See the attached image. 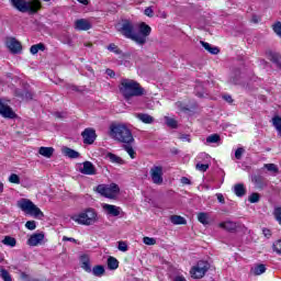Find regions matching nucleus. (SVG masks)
Segmentation results:
<instances>
[{
  "instance_id": "obj_13",
  "label": "nucleus",
  "mask_w": 281,
  "mask_h": 281,
  "mask_svg": "<svg viewBox=\"0 0 281 281\" xmlns=\"http://www.w3.org/2000/svg\"><path fill=\"white\" fill-rule=\"evenodd\" d=\"M0 115H2V117H7L9 120H14V117H16V113H14L12 108H10L8 104L1 102V100H0Z\"/></svg>"
},
{
  "instance_id": "obj_62",
  "label": "nucleus",
  "mask_w": 281,
  "mask_h": 281,
  "mask_svg": "<svg viewBox=\"0 0 281 281\" xmlns=\"http://www.w3.org/2000/svg\"><path fill=\"white\" fill-rule=\"evenodd\" d=\"M82 5H89V0H77Z\"/></svg>"
},
{
  "instance_id": "obj_63",
  "label": "nucleus",
  "mask_w": 281,
  "mask_h": 281,
  "mask_svg": "<svg viewBox=\"0 0 281 281\" xmlns=\"http://www.w3.org/2000/svg\"><path fill=\"white\" fill-rule=\"evenodd\" d=\"M173 281H187L186 278L181 277V276H178L175 278Z\"/></svg>"
},
{
  "instance_id": "obj_5",
  "label": "nucleus",
  "mask_w": 281,
  "mask_h": 281,
  "mask_svg": "<svg viewBox=\"0 0 281 281\" xmlns=\"http://www.w3.org/2000/svg\"><path fill=\"white\" fill-rule=\"evenodd\" d=\"M70 218L75 223H78V225H86V226L95 225V223L100 221V217H98V212L91 207L87 209L86 211L77 215H72Z\"/></svg>"
},
{
  "instance_id": "obj_37",
  "label": "nucleus",
  "mask_w": 281,
  "mask_h": 281,
  "mask_svg": "<svg viewBox=\"0 0 281 281\" xmlns=\"http://www.w3.org/2000/svg\"><path fill=\"white\" fill-rule=\"evenodd\" d=\"M106 49L109 52H112L113 54L120 55L122 54V49H120V47L117 45H115L114 43L109 44V46L106 47Z\"/></svg>"
},
{
  "instance_id": "obj_40",
  "label": "nucleus",
  "mask_w": 281,
  "mask_h": 281,
  "mask_svg": "<svg viewBox=\"0 0 281 281\" xmlns=\"http://www.w3.org/2000/svg\"><path fill=\"white\" fill-rule=\"evenodd\" d=\"M15 95L18 98H25L26 100H32V92H27V91L21 92L19 90H15Z\"/></svg>"
},
{
  "instance_id": "obj_61",
  "label": "nucleus",
  "mask_w": 281,
  "mask_h": 281,
  "mask_svg": "<svg viewBox=\"0 0 281 281\" xmlns=\"http://www.w3.org/2000/svg\"><path fill=\"white\" fill-rule=\"evenodd\" d=\"M231 82H232V85H239L240 83V81L236 78H232Z\"/></svg>"
},
{
  "instance_id": "obj_56",
  "label": "nucleus",
  "mask_w": 281,
  "mask_h": 281,
  "mask_svg": "<svg viewBox=\"0 0 281 281\" xmlns=\"http://www.w3.org/2000/svg\"><path fill=\"white\" fill-rule=\"evenodd\" d=\"M216 196H217V201L220 203H222V204L225 203V196H223V193H217Z\"/></svg>"
},
{
  "instance_id": "obj_14",
  "label": "nucleus",
  "mask_w": 281,
  "mask_h": 281,
  "mask_svg": "<svg viewBox=\"0 0 281 281\" xmlns=\"http://www.w3.org/2000/svg\"><path fill=\"white\" fill-rule=\"evenodd\" d=\"M43 240H45V233H34L27 239V245L30 247H38V245H41Z\"/></svg>"
},
{
  "instance_id": "obj_12",
  "label": "nucleus",
  "mask_w": 281,
  "mask_h": 281,
  "mask_svg": "<svg viewBox=\"0 0 281 281\" xmlns=\"http://www.w3.org/2000/svg\"><path fill=\"white\" fill-rule=\"evenodd\" d=\"M102 210L108 216H120L122 214V207L115 206L113 204H102Z\"/></svg>"
},
{
  "instance_id": "obj_59",
  "label": "nucleus",
  "mask_w": 281,
  "mask_h": 281,
  "mask_svg": "<svg viewBox=\"0 0 281 281\" xmlns=\"http://www.w3.org/2000/svg\"><path fill=\"white\" fill-rule=\"evenodd\" d=\"M105 74L110 76V78H115V71H113V69H106Z\"/></svg>"
},
{
  "instance_id": "obj_22",
  "label": "nucleus",
  "mask_w": 281,
  "mask_h": 281,
  "mask_svg": "<svg viewBox=\"0 0 281 281\" xmlns=\"http://www.w3.org/2000/svg\"><path fill=\"white\" fill-rule=\"evenodd\" d=\"M38 154L42 155V157H46V159H52L54 156V147H40Z\"/></svg>"
},
{
  "instance_id": "obj_2",
  "label": "nucleus",
  "mask_w": 281,
  "mask_h": 281,
  "mask_svg": "<svg viewBox=\"0 0 281 281\" xmlns=\"http://www.w3.org/2000/svg\"><path fill=\"white\" fill-rule=\"evenodd\" d=\"M109 135L119 144H135L133 132L125 124L112 123L110 125Z\"/></svg>"
},
{
  "instance_id": "obj_50",
  "label": "nucleus",
  "mask_w": 281,
  "mask_h": 281,
  "mask_svg": "<svg viewBox=\"0 0 281 281\" xmlns=\"http://www.w3.org/2000/svg\"><path fill=\"white\" fill-rule=\"evenodd\" d=\"M178 138L181 139V142H192V139L190 138V134H180Z\"/></svg>"
},
{
  "instance_id": "obj_64",
  "label": "nucleus",
  "mask_w": 281,
  "mask_h": 281,
  "mask_svg": "<svg viewBox=\"0 0 281 281\" xmlns=\"http://www.w3.org/2000/svg\"><path fill=\"white\" fill-rule=\"evenodd\" d=\"M3 192V182L0 181V193Z\"/></svg>"
},
{
  "instance_id": "obj_46",
  "label": "nucleus",
  "mask_w": 281,
  "mask_h": 281,
  "mask_svg": "<svg viewBox=\"0 0 281 281\" xmlns=\"http://www.w3.org/2000/svg\"><path fill=\"white\" fill-rule=\"evenodd\" d=\"M119 251H128V244L126 241H119Z\"/></svg>"
},
{
  "instance_id": "obj_53",
  "label": "nucleus",
  "mask_w": 281,
  "mask_h": 281,
  "mask_svg": "<svg viewBox=\"0 0 281 281\" xmlns=\"http://www.w3.org/2000/svg\"><path fill=\"white\" fill-rule=\"evenodd\" d=\"M66 89H68V91H75V92H78L80 91V88H78L77 86H74V85H66Z\"/></svg>"
},
{
  "instance_id": "obj_29",
  "label": "nucleus",
  "mask_w": 281,
  "mask_h": 281,
  "mask_svg": "<svg viewBox=\"0 0 281 281\" xmlns=\"http://www.w3.org/2000/svg\"><path fill=\"white\" fill-rule=\"evenodd\" d=\"M123 149L127 153V155H130L131 159H135V155H137V153H135V149H133V144H124Z\"/></svg>"
},
{
  "instance_id": "obj_4",
  "label": "nucleus",
  "mask_w": 281,
  "mask_h": 281,
  "mask_svg": "<svg viewBox=\"0 0 281 281\" xmlns=\"http://www.w3.org/2000/svg\"><path fill=\"white\" fill-rule=\"evenodd\" d=\"M10 3L19 12H29V14H36L43 8L41 0H10Z\"/></svg>"
},
{
  "instance_id": "obj_23",
  "label": "nucleus",
  "mask_w": 281,
  "mask_h": 281,
  "mask_svg": "<svg viewBox=\"0 0 281 281\" xmlns=\"http://www.w3.org/2000/svg\"><path fill=\"white\" fill-rule=\"evenodd\" d=\"M220 227L222 229H226V232H236V222L233 221H226V222H222L220 223Z\"/></svg>"
},
{
  "instance_id": "obj_7",
  "label": "nucleus",
  "mask_w": 281,
  "mask_h": 281,
  "mask_svg": "<svg viewBox=\"0 0 281 281\" xmlns=\"http://www.w3.org/2000/svg\"><path fill=\"white\" fill-rule=\"evenodd\" d=\"M97 192L105 199H117V194H120V186L116 183L99 184L97 187Z\"/></svg>"
},
{
  "instance_id": "obj_9",
  "label": "nucleus",
  "mask_w": 281,
  "mask_h": 281,
  "mask_svg": "<svg viewBox=\"0 0 281 281\" xmlns=\"http://www.w3.org/2000/svg\"><path fill=\"white\" fill-rule=\"evenodd\" d=\"M150 177L153 183L156 186H161L164 183V167L161 166H154L150 171Z\"/></svg>"
},
{
  "instance_id": "obj_18",
  "label": "nucleus",
  "mask_w": 281,
  "mask_h": 281,
  "mask_svg": "<svg viewBox=\"0 0 281 281\" xmlns=\"http://www.w3.org/2000/svg\"><path fill=\"white\" fill-rule=\"evenodd\" d=\"M200 44L202 45V47H204V49L206 52H209V54H213V56H216V54L221 53V49L216 46H212L210 43L204 42V41H200Z\"/></svg>"
},
{
  "instance_id": "obj_1",
  "label": "nucleus",
  "mask_w": 281,
  "mask_h": 281,
  "mask_svg": "<svg viewBox=\"0 0 281 281\" xmlns=\"http://www.w3.org/2000/svg\"><path fill=\"white\" fill-rule=\"evenodd\" d=\"M116 30L124 36L125 38H130V41H133L136 43V45H139L140 47L144 46L145 43H147L148 37L150 36V33L153 32V29L146 22H142L135 26L131 20H122L116 24ZM138 30V31H137Z\"/></svg>"
},
{
  "instance_id": "obj_35",
  "label": "nucleus",
  "mask_w": 281,
  "mask_h": 281,
  "mask_svg": "<svg viewBox=\"0 0 281 281\" xmlns=\"http://www.w3.org/2000/svg\"><path fill=\"white\" fill-rule=\"evenodd\" d=\"M270 60L281 68V56L276 53H270Z\"/></svg>"
},
{
  "instance_id": "obj_47",
  "label": "nucleus",
  "mask_w": 281,
  "mask_h": 281,
  "mask_svg": "<svg viewBox=\"0 0 281 281\" xmlns=\"http://www.w3.org/2000/svg\"><path fill=\"white\" fill-rule=\"evenodd\" d=\"M245 153V148L239 147L235 151V159H243V155Z\"/></svg>"
},
{
  "instance_id": "obj_27",
  "label": "nucleus",
  "mask_w": 281,
  "mask_h": 281,
  "mask_svg": "<svg viewBox=\"0 0 281 281\" xmlns=\"http://www.w3.org/2000/svg\"><path fill=\"white\" fill-rule=\"evenodd\" d=\"M31 54H33V56H35V54H38V52H45V44L43 43H38L35 45H32L30 48Z\"/></svg>"
},
{
  "instance_id": "obj_34",
  "label": "nucleus",
  "mask_w": 281,
  "mask_h": 281,
  "mask_svg": "<svg viewBox=\"0 0 281 281\" xmlns=\"http://www.w3.org/2000/svg\"><path fill=\"white\" fill-rule=\"evenodd\" d=\"M254 274L255 276H262V273H265V271H267V267H265V265L260 263L258 266H256L254 269Z\"/></svg>"
},
{
  "instance_id": "obj_8",
  "label": "nucleus",
  "mask_w": 281,
  "mask_h": 281,
  "mask_svg": "<svg viewBox=\"0 0 281 281\" xmlns=\"http://www.w3.org/2000/svg\"><path fill=\"white\" fill-rule=\"evenodd\" d=\"M210 270V263L207 261H199L195 267L190 270L191 277L195 280L203 278Z\"/></svg>"
},
{
  "instance_id": "obj_16",
  "label": "nucleus",
  "mask_w": 281,
  "mask_h": 281,
  "mask_svg": "<svg viewBox=\"0 0 281 281\" xmlns=\"http://www.w3.org/2000/svg\"><path fill=\"white\" fill-rule=\"evenodd\" d=\"M79 172H81V175H88V176L98 175V170L95 169V166L92 165L91 161H85L82 164V168L79 169Z\"/></svg>"
},
{
  "instance_id": "obj_19",
  "label": "nucleus",
  "mask_w": 281,
  "mask_h": 281,
  "mask_svg": "<svg viewBox=\"0 0 281 281\" xmlns=\"http://www.w3.org/2000/svg\"><path fill=\"white\" fill-rule=\"evenodd\" d=\"M80 262H81V269H85L87 273H91L92 269H91V261L89 259V256L82 255L80 257Z\"/></svg>"
},
{
  "instance_id": "obj_25",
  "label": "nucleus",
  "mask_w": 281,
  "mask_h": 281,
  "mask_svg": "<svg viewBox=\"0 0 281 281\" xmlns=\"http://www.w3.org/2000/svg\"><path fill=\"white\" fill-rule=\"evenodd\" d=\"M234 192L236 194V196H245V194H247V189H245V184L243 183H237L234 186Z\"/></svg>"
},
{
  "instance_id": "obj_15",
  "label": "nucleus",
  "mask_w": 281,
  "mask_h": 281,
  "mask_svg": "<svg viewBox=\"0 0 281 281\" xmlns=\"http://www.w3.org/2000/svg\"><path fill=\"white\" fill-rule=\"evenodd\" d=\"M92 27L93 25L91 24V21L87 19H79L75 22V30H78L79 32H87Z\"/></svg>"
},
{
  "instance_id": "obj_49",
  "label": "nucleus",
  "mask_w": 281,
  "mask_h": 281,
  "mask_svg": "<svg viewBox=\"0 0 281 281\" xmlns=\"http://www.w3.org/2000/svg\"><path fill=\"white\" fill-rule=\"evenodd\" d=\"M176 106H177V109H179V111H183V112L190 111V109H188V108L183 104V102H181V101L176 102Z\"/></svg>"
},
{
  "instance_id": "obj_11",
  "label": "nucleus",
  "mask_w": 281,
  "mask_h": 281,
  "mask_svg": "<svg viewBox=\"0 0 281 281\" xmlns=\"http://www.w3.org/2000/svg\"><path fill=\"white\" fill-rule=\"evenodd\" d=\"M81 137L83 138V144L91 145L95 142L98 135H95V130L88 127L81 133Z\"/></svg>"
},
{
  "instance_id": "obj_10",
  "label": "nucleus",
  "mask_w": 281,
  "mask_h": 281,
  "mask_svg": "<svg viewBox=\"0 0 281 281\" xmlns=\"http://www.w3.org/2000/svg\"><path fill=\"white\" fill-rule=\"evenodd\" d=\"M7 47L11 52V54H21V52L23 50L21 42L16 41V38L14 37L7 40Z\"/></svg>"
},
{
  "instance_id": "obj_60",
  "label": "nucleus",
  "mask_w": 281,
  "mask_h": 281,
  "mask_svg": "<svg viewBox=\"0 0 281 281\" xmlns=\"http://www.w3.org/2000/svg\"><path fill=\"white\" fill-rule=\"evenodd\" d=\"M251 21H252V23H259L260 18H258L257 15H252Z\"/></svg>"
},
{
  "instance_id": "obj_24",
  "label": "nucleus",
  "mask_w": 281,
  "mask_h": 281,
  "mask_svg": "<svg viewBox=\"0 0 281 281\" xmlns=\"http://www.w3.org/2000/svg\"><path fill=\"white\" fill-rule=\"evenodd\" d=\"M106 159H109L111 161V164H119L120 166H123V164H124V159H122V157H120L113 153H108Z\"/></svg>"
},
{
  "instance_id": "obj_30",
  "label": "nucleus",
  "mask_w": 281,
  "mask_h": 281,
  "mask_svg": "<svg viewBox=\"0 0 281 281\" xmlns=\"http://www.w3.org/2000/svg\"><path fill=\"white\" fill-rule=\"evenodd\" d=\"M105 270L103 266H94L91 273H93V276H95L97 278H102V276L104 274Z\"/></svg>"
},
{
  "instance_id": "obj_17",
  "label": "nucleus",
  "mask_w": 281,
  "mask_h": 281,
  "mask_svg": "<svg viewBox=\"0 0 281 281\" xmlns=\"http://www.w3.org/2000/svg\"><path fill=\"white\" fill-rule=\"evenodd\" d=\"M251 181L258 190H263V188H267V181L262 176L255 175L251 177Z\"/></svg>"
},
{
  "instance_id": "obj_3",
  "label": "nucleus",
  "mask_w": 281,
  "mask_h": 281,
  "mask_svg": "<svg viewBox=\"0 0 281 281\" xmlns=\"http://www.w3.org/2000/svg\"><path fill=\"white\" fill-rule=\"evenodd\" d=\"M123 98L131 100V98H140L146 95V90L139 85V82L132 79H122L119 87Z\"/></svg>"
},
{
  "instance_id": "obj_33",
  "label": "nucleus",
  "mask_w": 281,
  "mask_h": 281,
  "mask_svg": "<svg viewBox=\"0 0 281 281\" xmlns=\"http://www.w3.org/2000/svg\"><path fill=\"white\" fill-rule=\"evenodd\" d=\"M2 243L8 247H16V239L14 237L5 236Z\"/></svg>"
},
{
  "instance_id": "obj_57",
  "label": "nucleus",
  "mask_w": 281,
  "mask_h": 281,
  "mask_svg": "<svg viewBox=\"0 0 281 281\" xmlns=\"http://www.w3.org/2000/svg\"><path fill=\"white\" fill-rule=\"evenodd\" d=\"M63 240H64L65 243H67V241H69V243H77L76 238H74V237H67V236H64V237H63Z\"/></svg>"
},
{
  "instance_id": "obj_39",
  "label": "nucleus",
  "mask_w": 281,
  "mask_h": 281,
  "mask_svg": "<svg viewBox=\"0 0 281 281\" xmlns=\"http://www.w3.org/2000/svg\"><path fill=\"white\" fill-rule=\"evenodd\" d=\"M0 278H2L3 281H12V277L10 276V272L5 269H0Z\"/></svg>"
},
{
  "instance_id": "obj_58",
  "label": "nucleus",
  "mask_w": 281,
  "mask_h": 281,
  "mask_svg": "<svg viewBox=\"0 0 281 281\" xmlns=\"http://www.w3.org/2000/svg\"><path fill=\"white\" fill-rule=\"evenodd\" d=\"M223 99H224L226 102H228L229 104H232V102H234V99H232V95H229V94H225V95L223 97Z\"/></svg>"
},
{
  "instance_id": "obj_31",
  "label": "nucleus",
  "mask_w": 281,
  "mask_h": 281,
  "mask_svg": "<svg viewBox=\"0 0 281 281\" xmlns=\"http://www.w3.org/2000/svg\"><path fill=\"white\" fill-rule=\"evenodd\" d=\"M198 221L200 223H202V225H209L210 224V215L207 213H199Z\"/></svg>"
},
{
  "instance_id": "obj_43",
  "label": "nucleus",
  "mask_w": 281,
  "mask_h": 281,
  "mask_svg": "<svg viewBox=\"0 0 281 281\" xmlns=\"http://www.w3.org/2000/svg\"><path fill=\"white\" fill-rule=\"evenodd\" d=\"M249 203H258L260 201V194L259 193H252L248 198Z\"/></svg>"
},
{
  "instance_id": "obj_21",
  "label": "nucleus",
  "mask_w": 281,
  "mask_h": 281,
  "mask_svg": "<svg viewBox=\"0 0 281 281\" xmlns=\"http://www.w3.org/2000/svg\"><path fill=\"white\" fill-rule=\"evenodd\" d=\"M135 115H136L137 120L143 122V124H153L155 122V117H153L150 114L137 113Z\"/></svg>"
},
{
  "instance_id": "obj_6",
  "label": "nucleus",
  "mask_w": 281,
  "mask_h": 281,
  "mask_svg": "<svg viewBox=\"0 0 281 281\" xmlns=\"http://www.w3.org/2000/svg\"><path fill=\"white\" fill-rule=\"evenodd\" d=\"M18 207L29 214V216H34V218H43L45 214L32 200L22 198L16 202Z\"/></svg>"
},
{
  "instance_id": "obj_36",
  "label": "nucleus",
  "mask_w": 281,
  "mask_h": 281,
  "mask_svg": "<svg viewBox=\"0 0 281 281\" xmlns=\"http://www.w3.org/2000/svg\"><path fill=\"white\" fill-rule=\"evenodd\" d=\"M207 144H218L221 136L218 134H212L206 138Z\"/></svg>"
},
{
  "instance_id": "obj_48",
  "label": "nucleus",
  "mask_w": 281,
  "mask_h": 281,
  "mask_svg": "<svg viewBox=\"0 0 281 281\" xmlns=\"http://www.w3.org/2000/svg\"><path fill=\"white\" fill-rule=\"evenodd\" d=\"M195 168H196V170H200L201 172H207V168H210V165L196 164Z\"/></svg>"
},
{
  "instance_id": "obj_41",
  "label": "nucleus",
  "mask_w": 281,
  "mask_h": 281,
  "mask_svg": "<svg viewBox=\"0 0 281 281\" xmlns=\"http://www.w3.org/2000/svg\"><path fill=\"white\" fill-rule=\"evenodd\" d=\"M272 30L274 32V34H277V36H279V38H281V22H277L272 25Z\"/></svg>"
},
{
  "instance_id": "obj_28",
  "label": "nucleus",
  "mask_w": 281,
  "mask_h": 281,
  "mask_svg": "<svg viewBox=\"0 0 281 281\" xmlns=\"http://www.w3.org/2000/svg\"><path fill=\"white\" fill-rule=\"evenodd\" d=\"M117 267H120V261H117L115 259V257H110L108 259V268L111 270V271H115V269H117Z\"/></svg>"
},
{
  "instance_id": "obj_38",
  "label": "nucleus",
  "mask_w": 281,
  "mask_h": 281,
  "mask_svg": "<svg viewBox=\"0 0 281 281\" xmlns=\"http://www.w3.org/2000/svg\"><path fill=\"white\" fill-rule=\"evenodd\" d=\"M165 122L169 128H177V120L170 116H165Z\"/></svg>"
},
{
  "instance_id": "obj_54",
  "label": "nucleus",
  "mask_w": 281,
  "mask_h": 281,
  "mask_svg": "<svg viewBox=\"0 0 281 281\" xmlns=\"http://www.w3.org/2000/svg\"><path fill=\"white\" fill-rule=\"evenodd\" d=\"M180 181H181L182 186H192V181H190V180L188 179V177H182V178L180 179Z\"/></svg>"
},
{
  "instance_id": "obj_44",
  "label": "nucleus",
  "mask_w": 281,
  "mask_h": 281,
  "mask_svg": "<svg viewBox=\"0 0 281 281\" xmlns=\"http://www.w3.org/2000/svg\"><path fill=\"white\" fill-rule=\"evenodd\" d=\"M26 229H30L31 232H34L36 229V222L35 221H27L25 223Z\"/></svg>"
},
{
  "instance_id": "obj_55",
  "label": "nucleus",
  "mask_w": 281,
  "mask_h": 281,
  "mask_svg": "<svg viewBox=\"0 0 281 281\" xmlns=\"http://www.w3.org/2000/svg\"><path fill=\"white\" fill-rule=\"evenodd\" d=\"M262 234L266 238H271V229L269 228H263Z\"/></svg>"
},
{
  "instance_id": "obj_26",
  "label": "nucleus",
  "mask_w": 281,
  "mask_h": 281,
  "mask_svg": "<svg viewBox=\"0 0 281 281\" xmlns=\"http://www.w3.org/2000/svg\"><path fill=\"white\" fill-rule=\"evenodd\" d=\"M170 222L173 224V225H186V223H188L183 216H180V215H171L170 216Z\"/></svg>"
},
{
  "instance_id": "obj_42",
  "label": "nucleus",
  "mask_w": 281,
  "mask_h": 281,
  "mask_svg": "<svg viewBox=\"0 0 281 281\" xmlns=\"http://www.w3.org/2000/svg\"><path fill=\"white\" fill-rule=\"evenodd\" d=\"M9 182H10V183L19 184V183H21V178L19 177V175L12 173V175L9 177Z\"/></svg>"
},
{
  "instance_id": "obj_45",
  "label": "nucleus",
  "mask_w": 281,
  "mask_h": 281,
  "mask_svg": "<svg viewBox=\"0 0 281 281\" xmlns=\"http://www.w3.org/2000/svg\"><path fill=\"white\" fill-rule=\"evenodd\" d=\"M143 243L145 245H156L157 244V239H155L153 237H144L143 238Z\"/></svg>"
},
{
  "instance_id": "obj_20",
  "label": "nucleus",
  "mask_w": 281,
  "mask_h": 281,
  "mask_svg": "<svg viewBox=\"0 0 281 281\" xmlns=\"http://www.w3.org/2000/svg\"><path fill=\"white\" fill-rule=\"evenodd\" d=\"M61 153H63V155H65V157H69V159H78V157H80V153H78L69 147H63Z\"/></svg>"
},
{
  "instance_id": "obj_52",
  "label": "nucleus",
  "mask_w": 281,
  "mask_h": 281,
  "mask_svg": "<svg viewBox=\"0 0 281 281\" xmlns=\"http://www.w3.org/2000/svg\"><path fill=\"white\" fill-rule=\"evenodd\" d=\"M273 249L277 251V254H281V239L273 244Z\"/></svg>"
},
{
  "instance_id": "obj_51",
  "label": "nucleus",
  "mask_w": 281,
  "mask_h": 281,
  "mask_svg": "<svg viewBox=\"0 0 281 281\" xmlns=\"http://www.w3.org/2000/svg\"><path fill=\"white\" fill-rule=\"evenodd\" d=\"M144 14L146 16H149V19H153L155 12L153 11V8L148 7V8L145 9Z\"/></svg>"
},
{
  "instance_id": "obj_32",
  "label": "nucleus",
  "mask_w": 281,
  "mask_h": 281,
  "mask_svg": "<svg viewBox=\"0 0 281 281\" xmlns=\"http://www.w3.org/2000/svg\"><path fill=\"white\" fill-rule=\"evenodd\" d=\"M263 167L268 172H272L273 175H278V172H280V169H278L276 164H265Z\"/></svg>"
}]
</instances>
